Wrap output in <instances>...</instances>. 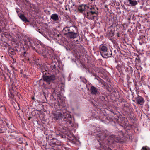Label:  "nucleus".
<instances>
[{"label": "nucleus", "mask_w": 150, "mask_h": 150, "mask_svg": "<svg viewBox=\"0 0 150 150\" xmlns=\"http://www.w3.org/2000/svg\"><path fill=\"white\" fill-rule=\"evenodd\" d=\"M93 135H96V139L99 142L100 149H97V150H112L109 148L110 145L114 144L115 142H121V137H116L112 135H109L108 131L102 130L99 132L91 133Z\"/></svg>", "instance_id": "1"}, {"label": "nucleus", "mask_w": 150, "mask_h": 150, "mask_svg": "<svg viewBox=\"0 0 150 150\" xmlns=\"http://www.w3.org/2000/svg\"><path fill=\"white\" fill-rule=\"evenodd\" d=\"M78 10L89 20L96 21L98 19V8L95 6L81 4L78 6Z\"/></svg>", "instance_id": "2"}, {"label": "nucleus", "mask_w": 150, "mask_h": 150, "mask_svg": "<svg viewBox=\"0 0 150 150\" xmlns=\"http://www.w3.org/2000/svg\"><path fill=\"white\" fill-rule=\"evenodd\" d=\"M21 43L23 46L24 48L27 49H30L38 52L39 54L43 56L46 55V50L45 48L43 47L41 44H38L36 46V48L34 46L35 44L34 40L30 38H28L25 40L21 41Z\"/></svg>", "instance_id": "3"}, {"label": "nucleus", "mask_w": 150, "mask_h": 150, "mask_svg": "<svg viewBox=\"0 0 150 150\" xmlns=\"http://www.w3.org/2000/svg\"><path fill=\"white\" fill-rule=\"evenodd\" d=\"M63 115L61 112H55L53 113L52 117L55 120L60 119L63 117V116H64L63 121L64 122H66V123H67L69 125V127H72L74 125L73 122L72 121V119L71 116L70 114L66 113H63Z\"/></svg>", "instance_id": "4"}, {"label": "nucleus", "mask_w": 150, "mask_h": 150, "mask_svg": "<svg viewBox=\"0 0 150 150\" xmlns=\"http://www.w3.org/2000/svg\"><path fill=\"white\" fill-rule=\"evenodd\" d=\"M47 69L46 67L42 70V72L43 74L42 76L43 80L45 81L48 83L49 85L50 84V82H52L53 83L57 77L54 74L47 75V73H49V71H47Z\"/></svg>", "instance_id": "5"}, {"label": "nucleus", "mask_w": 150, "mask_h": 150, "mask_svg": "<svg viewBox=\"0 0 150 150\" xmlns=\"http://www.w3.org/2000/svg\"><path fill=\"white\" fill-rule=\"evenodd\" d=\"M55 140L56 141L52 142V146L50 150H67L66 148L62 146L60 142L57 141V139Z\"/></svg>", "instance_id": "6"}, {"label": "nucleus", "mask_w": 150, "mask_h": 150, "mask_svg": "<svg viewBox=\"0 0 150 150\" xmlns=\"http://www.w3.org/2000/svg\"><path fill=\"white\" fill-rule=\"evenodd\" d=\"M67 129V128L66 127H64V128H63V130L62 131V132L64 133L61 134L60 136L62 138H67L69 137V138L68 139L70 142L73 143L75 144L76 142V139L74 136H72V137H69L67 135H66L65 134H67L66 131Z\"/></svg>", "instance_id": "7"}, {"label": "nucleus", "mask_w": 150, "mask_h": 150, "mask_svg": "<svg viewBox=\"0 0 150 150\" xmlns=\"http://www.w3.org/2000/svg\"><path fill=\"white\" fill-rule=\"evenodd\" d=\"M101 55L104 58L111 57L112 55V51L110 48H108L102 53Z\"/></svg>", "instance_id": "8"}, {"label": "nucleus", "mask_w": 150, "mask_h": 150, "mask_svg": "<svg viewBox=\"0 0 150 150\" xmlns=\"http://www.w3.org/2000/svg\"><path fill=\"white\" fill-rule=\"evenodd\" d=\"M50 67L53 71L56 73L59 72L61 70V68L58 65L57 63L55 62H53Z\"/></svg>", "instance_id": "9"}, {"label": "nucleus", "mask_w": 150, "mask_h": 150, "mask_svg": "<svg viewBox=\"0 0 150 150\" xmlns=\"http://www.w3.org/2000/svg\"><path fill=\"white\" fill-rule=\"evenodd\" d=\"M65 35H66L68 38L73 39L76 38L78 35L77 33L73 32L71 30L70 32L65 33Z\"/></svg>", "instance_id": "10"}, {"label": "nucleus", "mask_w": 150, "mask_h": 150, "mask_svg": "<svg viewBox=\"0 0 150 150\" xmlns=\"http://www.w3.org/2000/svg\"><path fill=\"white\" fill-rule=\"evenodd\" d=\"M98 101L101 104L106 105L108 103V99L106 97L105 98L103 96H100L98 99Z\"/></svg>", "instance_id": "11"}, {"label": "nucleus", "mask_w": 150, "mask_h": 150, "mask_svg": "<svg viewBox=\"0 0 150 150\" xmlns=\"http://www.w3.org/2000/svg\"><path fill=\"white\" fill-rule=\"evenodd\" d=\"M8 124L6 122H3V125L1 126L0 128V133H3L6 132L7 130Z\"/></svg>", "instance_id": "12"}, {"label": "nucleus", "mask_w": 150, "mask_h": 150, "mask_svg": "<svg viewBox=\"0 0 150 150\" xmlns=\"http://www.w3.org/2000/svg\"><path fill=\"white\" fill-rule=\"evenodd\" d=\"M136 100L137 102V104L140 105H143L144 102V100L142 97L138 95V97H136Z\"/></svg>", "instance_id": "13"}, {"label": "nucleus", "mask_w": 150, "mask_h": 150, "mask_svg": "<svg viewBox=\"0 0 150 150\" xmlns=\"http://www.w3.org/2000/svg\"><path fill=\"white\" fill-rule=\"evenodd\" d=\"M108 48L107 47V45L105 44H102L99 46V50L100 54L106 49Z\"/></svg>", "instance_id": "14"}, {"label": "nucleus", "mask_w": 150, "mask_h": 150, "mask_svg": "<svg viewBox=\"0 0 150 150\" xmlns=\"http://www.w3.org/2000/svg\"><path fill=\"white\" fill-rule=\"evenodd\" d=\"M107 35L108 37L110 38L114 36V30H112L111 27H109L108 28Z\"/></svg>", "instance_id": "15"}, {"label": "nucleus", "mask_w": 150, "mask_h": 150, "mask_svg": "<svg viewBox=\"0 0 150 150\" xmlns=\"http://www.w3.org/2000/svg\"><path fill=\"white\" fill-rule=\"evenodd\" d=\"M90 91L91 94L93 95H96L98 94V93L97 88L93 86H92L91 87Z\"/></svg>", "instance_id": "16"}, {"label": "nucleus", "mask_w": 150, "mask_h": 150, "mask_svg": "<svg viewBox=\"0 0 150 150\" xmlns=\"http://www.w3.org/2000/svg\"><path fill=\"white\" fill-rule=\"evenodd\" d=\"M59 19L58 15L57 14H52L51 16V19L54 21H57Z\"/></svg>", "instance_id": "17"}, {"label": "nucleus", "mask_w": 150, "mask_h": 150, "mask_svg": "<svg viewBox=\"0 0 150 150\" xmlns=\"http://www.w3.org/2000/svg\"><path fill=\"white\" fill-rule=\"evenodd\" d=\"M20 18L23 21L25 22H29V20H28L26 17L23 14H21L19 16Z\"/></svg>", "instance_id": "18"}, {"label": "nucleus", "mask_w": 150, "mask_h": 150, "mask_svg": "<svg viewBox=\"0 0 150 150\" xmlns=\"http://www.w3.org/2000/svg\"><path fill=\"white\" fill-rule=\"evenodd\" d=\"M127 1L129 2L132 6H134L137 4V2L135 0H128Z\"/></svg>", "instance_id": "19"}, {"label": "nucleus", "mask_w": 150, "mask_h": 150, "mask_svg": "<svg viewBox=\"0 0 150 150\" xmlns=\"http://www.w3.org/2000/svg\"><path fill=\"white\" fill-rule=\"evenodd\" d=\"M52 52L53 54H49V55L50 56V58L52 59H53L54 60L56 59L57 61L58 60V58H57V57L54 56V52L53 51H52Z\"/></svg>", "instance_id": "20"}, {"label": "nucleus", "mask_w": 150, "mask_h": 150, "mask_svg": "<svg viewBox=\"0 0 150 150\" xmlns=\"http://www.w3.org/2000/svg\"><path fill=\"white\" fill-rule=\"evenodd\" d=\"M8 52L10 56L11 55H14L16 54V53L12 49L9 50Z\"/></svg>", "instance_id": "21"}, {"label": "nucleus", "mask_w": 150, "mask_h": 150, "mask_svg": "<svg viewBox=\"0 0 150 150\" xmlns=\"http://www.w3.org/2000/svg\"><path fill=\"white\" fill-rule=\"evenodd\" d=\"M70 27H66L65 28H64L63 31L64 34L65 33H66L68 32H70L71 31V30L70 29Z\"/></svg>", "instance_id": "22"}, {"label": "nucleus", "mask_w": 150, "mask_h": 150, "mask_svg": "<svg viewBox=\"0 0 150 150\" xmlns=\"http://www.w3.org/2000/svg\"><path fill=\"white\" fill-rule=\"evenodd\" d=\"M80 78L83 82L85 84L87 83V80L85 78L82 77V76H80Z\"/></svg>", "instance_id": "23"}, {"label": "nucleus", "mask_w": 150, "mask_h": 150, "mask_svg": "<svg viewBox=\"0 0 150 150\" xmlns=\"http://www.w3.org/2000/svg\"><path fill=\"white\" fill-rule=\"evenodd\" d=\"M135 61L136 62V64L139 63L141 62V60L139 57L137 56V57L135 58Z\"/></svg>", "instance_id": "24"}, {"label": "nucleus", "mask_w": 150, "mask_h": 150, "mask_svg": "<svg viewBox=\"0 0 150 150\" xmlns=\"http://www.w3.org/2000/svg\"><path fill=\"white\" fill-rule=\"evenodd\" d=\"M141 150H150V148L146 146H143Z\"/></svg>", "instance_id": "25"}, {"label": "nucleus", "mask_w": 150, "mask_h": 150, "mask_svg": "<svg viewBox=\"0 0 150 150\" xmlns=\"http://www.w3.org/2000/svg\"><path fill=\"white\" fill-rule=\"evenodd\" d=\"M8 95H9V97L11 98V99H13L14 96V94H13V93H12L11 92H10V93Z\"/></svg>", "instance_id": "26"}, {"label": "nucleus", "mask_w": 150, "mask_h": 150, "mask_svg": "<svg viewBox=\"0 0 150 150\" xmlns=\"http://www.w3.org/2000/svg\"><path fill=\"white\" fill-rule=\"evenodd\" d=\"M50 88L51 89V92L52 93H55V90L54 88L52 87V86L50 87Z\"/></svg>", "instance_id": "27"}, {"label": "nucleus", "mask_w": 150, "mask_h": 150, "mask_svg": "<svg viewBox=\"0 0 150 150\" xmlns=\"http://www.w3.org/2000/svg\"><path fill=\"white\" fill-rule=\"evenodd\" d=\"M129 68H127L128 69H129V71H130L131 72H133V69L132 68V67H131L130 66H129Z\"/></svg>", "instance_id": "28"}, {"label": "nucleus", "mask_w": 150, "mask_h": 150, "mask_svg": "<svg viewBox=\"0 0 150 150\" xmlns=\"http://www.w3.org/2000/svg\"><path fill=\"white\" fill-rule=\"evenodd\" d=\"M89 1H91V3H93L94 2V1L95 0H89Z\"/></svg>", "instance_id": "29"}, {"label": "nucleus", "mask_w": 150, "mask_h": 150, "mask_svg": "<svg viewBox=\"0 0 150 150\" xmlns=\"http://www.w3.org/2000/svg\"><path fill=\"white\" fill-rule=\"evenodd\" d=\"M25 148L23 147L21 148V150H25Z\"/></svg>", "instance_id": "30"}, {"label": "nucleus", "mask_w": 150, "mask_h": 150, "mask_svg": "<svg viewBox=\"0 0 150 150\" xmlns=\"http://www.w3.org/2000/svg\"><path fill=\"white\" fill-rule=\"evenodd\" d=\"M34 62H33L34 63L36 64L37 65H38V63L37 62V61L36 60H33Z\"/></svg>", "instance_id": "31"}, {"label": "nucleus", "mask_w": 150, "mask_h": 150, "mask_svg": "<svg viewBox=\"0 0 150 150\" xmlns=\"http://www.w3.org/2000/svg\"><path fill=\"white\" fill-rule=\"evenodd\" d=\"M117 35L118 37H120L119 33H117Z\"/></svg>", "instance_id": "32"}, {"label": "nucleus", "mask_w": 150, "mask_h": 150, "mask_svg": "<svg viewBox=\"0 0 150 150\" xmlns=\"http://www.w3.org/2000/svg\"><path fill=\"white\" fill-rule=\"evenodd\" d=\"M26 54V52L25 51L24 52H23V56L25 57V55Z\"/></svg>", "instance_id": "33"}, {"label": "nucleus", "mask_w": 150, "mask_h": 150, "mask_svg": "<svg viewBox=\"0 0 150 150\" xmlns=\"http://www.w3.org/2000/svg\"><path fill=\"white\" fill-rule=\"evenodd\" d=\"M18 10H19V9H18H18H16V12H17V13H18V12L19 11Z\"/></svg>", "instance_id": "34"}, {"label": "nucleus", "mask_w": 150, "mask_h": 150, "mask_svg": "<svg viewBox=\"0 0 150 150\" xmlns=\"http://www.w3.org/2000/svg\"><path fill=\"white\" fill-rule=\"evenodd\" d=\"M121 133H122V135L124 137L125 136V135H124V133H123L122 132H121Z\"/></svg>", "instance_id": "35"}, {"label": "nucleus", "mask_w": 150, "mask_h": 150, "mask_svg": "<svg viewBox=\"0 0 150 150\" xmlns=\"http://www.w3.org/2000/svg\"><path fill=\"white\" fill-rule=\"evenodd\" d=\"M11 67L13 69H15V68L13 66H11Z\"/></svg>", "instance_id": "36"}, {"label": "nucleus", "mask_w": 150, "mask_h": 150, "mask_svg": "<svg viewBox=\"0 0 150 150\" xmlns=\"http://www.w3.org/2000/svg\"><path fill=\"white\" fill-rule=\"evenodd\" d=\"M32 100H34V97H33L32 98Z\"/></svg>", "instance_id": "37"}, {"label": "nucleus", "mask_w": 150, "mask_h": 150, "mask_svg": "<svg viewBox=\"0 0 150 150\" xmlns=\"http://www.w3.org/2000/svg\"><path fill=\"white\" fill-rule=\"evenodd\" d=\"M31 118V117H29V118H28V119L30 120Z\"/></svg>", "instance_id": "38"}, {"label": "nucleus", "mask_w": 150, "mask_h": 150, "mask_svg": "<svg viewBox=\"0 0 150 150\" xmlns=\"http://www.w3.org/2000/svg\"><path fill=\"white\" fill-rule=\"evenodd\" d=\"M135 85L136 86H137V84H135Z\"/></svg>", "instance_id": "39"}, {"label": "nucleus", "mask_w": 150, "mask_h": 150, "mask_svg": "<svg viewBox=\"0 0 150 150\" xmlns=\"http://www.w3.org/2000/svg\"><path fill=\"white\" fill-rule=\"evenodd\" d=\"M57 36H59V35H57Z\"/></svg>", "instance_id": "40"}, {"label": "nucleus", "mask_w": 150, "mask_h": 150, "mask_svg": "<svg viewBox=\"0 0 150 150\" xmlns=\"http://www.w3.org/2000/svg\"><path fill=\"white\" fill-rule=\"evenodd\" d=\"M1 107H3V106H1Z\"/></svg>", "instance_id": "41"}]
</instances>
